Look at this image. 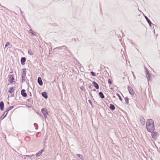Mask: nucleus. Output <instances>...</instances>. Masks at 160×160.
Instances as JSON below:
<instances>
[{"label": "nucleus", "mask_w": 160, "mask_h": 160, "mask_svg": "<svg viewBox=\"0 0 160 160\" xmlns=\"http://www.w3.org/2000/svg\"><path fill=\"white\" fill-rule=\"evenodd\" d=\"M149 128V129H150V130H147L148 132H150L154 131V130H155L154 124H153V126H152V125L150 126Z\"/></svg>", "instance_id": "18"}, {"label": "nucleus", "mask_w": 160, "mask_h": 160, "mask_svg": "<svg viewBox=\"0 0 160 160\" xmlns=\"http://www.w3.org/2000/svg\"><path fill=\"white\" fill-rule=\"evenodd\" d=\"M44 151V148H42V149L39 151L38 153L36 154V156L37 157H39L40 156L42 153Z\"/></svg>", "instance_id": "9"}, {"label": "nucleus", "mask_w": 160, "mask_h": 160, "mask_svg": "<svg viewBox=\"0 0 160 160\" xmlns=\"http://www.w3.org/2000/svg\"><path fill=\"white\" fill-rule=\"evenodd\" d=\"M113 98H115V96H113Z\"/></svg>", "instance_id": "47"}, {"label": "nucleus", "mask_w": 160, "mask_h": 160, "mask_svg": "<svg viewBox=\"0 0 160 160\" xmlns=\"http://www.w3.org/2000/svg\"><path fill=\"white\" fill-rule=\"evenodd\" d=\"M88 88L89 89H92L93 87L91 84H89Z\"/></svg>", "instance_id": "35"}, {"label": "nucleus", "mask_w": 160, "mask_h": 160, "mask_svg": "<svg viewBox=\"0 0 160 160\" xmlns=\"http://www.w3.org/2000/svg\"><path fill=\"white\" fill-rule=\"evenodd\" d=\"M99 95L102 99H103L105 98V96L102 92H101L99 93Z\"/></svg>", "instance_id": "23"}, {"label": "nucleus", "mask_w": 160, "mask_h": 160, "mask_svg": "<svg viewBox=\"0 0 160 160\" xmlns=\"http://www.w3.org/2000/svg\"><path fill=\"white\" fill-rule=\"evenodd\" d=\"M144 18L150 26H151L153 24L146 16H144Z\"/></svg>", "instance_id": "14"}, {"label": "nucleus", "mask_w": 160, "mask_h": 160, "mask_svg": "<svg viewBox=\"0 0 160 160\" xmlns=\"http://www.w3.org/2000/svg\"><path fill=\"white\" fill-rule=\"evenodd\" d=\"M88 102H89V103L91 104V105L92 106V108L93 107V106L92 105V101L91 100H89L88 101Z\"/></svg>", "instance_id": "31"}, {"label": "nucleus", "mask_w": 160, "mask_h": 160, "mask_svg": "<svg viewBox=\"0 0 160 160\" xmlns=\"http://www.w3.org/2000/svg\"><path fill=\"white\" fill-rule=\"evenodd\" d=\"M22 158L23 159H26V158H25V157H23V156L22 157Z\"/></svg>", "instance_id": "42"}, {"label": "nucleus", "mask_w": 160, "mask_h": 160, "mask_svg": "<svg viewBox=\"0 0 160 160\" xmlns=\"http://www.w3.org/2000/svg\"><path fill=\"white\" fill-rule=\"evenodd\" d=\"M8 113H7L6 111L3 112L2 115L0 118V120L1 121L7 115Z\"/></svg>", "instance_id": "16"}, {"label": "nucleus", "mask_w": 160, "mask_h": 160, "mask_svg": "<svg viewBox=\"0 0 160 160\" xmlns=\"http://www.w3.org/2000/svg\"><path fill=\"white\" fill-rule=\"evenodd\" d=\"M109 108L112 111H113L115 110V106L112 104H110L109 106Z\"/></svg>", "instance_id": "21"}, {"label": "nucleus", "mask_w": 160, "mask_h": 160, "mask_svg": "<svg viewBox=\"0 0 160 160\" xmlns=\"http://www.w3.org/2000/svg\"><path fill=\"white\" fill-rule=\"evenodd\" d=\"M10 96H11V97H14V94L13 93L12 94V93H11V94L10 95Z\"/></svg>", "instance_id": "39"}, {"label": "nucleus", "mask_w": 160, "mask_h": 160, "mask_svg": "<svg viewBox=\"0 0 160 160\" xmlns=\"http://www.w3.org/2000/svg\"><path fill=\"white\" fill-rule=\"evenodd\" d=\"M62 46L58 47L57 48H58L59 50H62Z\"/></svg>", "instance_id": "37"}, {"label": "nucleus", "mask_w": 160, "mask_h": 160, "mask_svg": "<svg viewBox=\"0 0 160 160\" xmlns=\"http://www.w3.org/2000/svg\"><path fill=\"white\" fill-rule=\"evenodd\" d=\"M92 84H93V86L96 89H98L99 88V86L98 84L97 83L93 81L92 82Z\"/></svg>", "instance_id": "17"}, {"label": "nucleus", "mask_w": 160, "mask_h": 160, "mask_svg": "<svg viewBox=\"0 0 160 160\" xmlns=\"http://www.w3.org/2000/svg\"><path fill=\"white\" fill-rule=\"evenodd\" d=\"M38 84L40 86H42L43 85V82L42 81L41 78L40 77H39L38 78Z\"/></svg>", "instance_id": "12"}, {"label": "nucleus", "mask_w": 160, "mask_h": 160, "mask_svg": "<svg viewBox=\"0 0 160 160\" xmlns=\"http://www.w3.org/2000/svg\"><path fill=\"white\" fill-rule=\"evenodd\" d=\"M82 160H84L83 159V158H82V159H81Z\"/></svg>", "instance_id": "48"}, {"label": "nucleus", "mask_w": 160, "mask_h": 160, "mask_svg": "<svg viewBox=\"0 0 160 160\" xmlns=\"http://www.w3.org/2000/svg\"><path fill=\"white\" fill-rule=\"evenodd\" d=\"M101 67L102 68L103 67H105L103 65H101Z\"/></svg>", "instance_id": "41"}, {"label": "nucleus", "mask_w": 160, "mask_h": 160, "mask_svg": "<svg viewBox=\"0 0 160 160\" xmlns=\"http://www.w3.org/2000/svg\"><path fill=\"white\" fill-rule=\"evenodd\" d=\"M145 69L146 72V73L145 74L146 77L147 78L148 81H149L150 80V78L151 77V74L148 71V69L145 67Z\"/></svg>", "instance_id": "5"}, {"label": "nucleus", "mask_w": 160, "mask_h": 160, "mask_svg": "<svg viewBox=\"0 0 160 160\" xmlns=\"http://www.w3.org/2000/svg\"><path fill=\"white\" fill-rule=\"evenodd\" d=\"M111 89H112V90L113 89V88H111Z\"/></svg>", "instance_id": "50"}, {"label": "nucleus", "mask_w": 160, "mask_h": 160, "mask_svg": "<svg viewBox=\"0 0 160 160\" xmlns=\"http://www.w3.org/2000/svg\"><path fill=\"white\" fill-rule=\"evenodd\" d=\"M116 95L118 96L119 98V100L121 101H122V99L121 96L118 93H116Z\"/></svg>", "instance_id": "26"}, {"label": "nucleus", "mask_w": 160, "mask_h": 160, "mask_svg": "<svg viewBox=\"0 0 160 160\" xmlns=\"http://www.w3.org/2000/svg\"><path fill=\"white\" fill-rule=\"evenodd\" d=\"M91 75L93 76H96V73L93 71L91 72H90Z\"/></svg>", "instance_id": "28"}, {"label": "nucleus", "mask_w": 160, "mask_h": 160, "mask_svg": "<svg viewBox=\"0 0 160 160\" xmlns=\"http://www.w3.org/2000/svg\"><path fill=\"white\" fill-rule=\"evenodd\" d=\"M27 101L28 102H31V101H30V99H27Z\"/></svg>", "instance_id": "40"}, {"label": "nucleus", "mask_w": 160, "mask_h": 160, "mask_svg": "<svg viewBox=\"0 0 160 160\" xmlns=\"http://www.w3.org/2000/svg\"><path fill=\"white\" fill-rule=\"evenodd\" d=\"M29 94H30V96H32V94H31V92H29Z\"/></svg>", "instance_id": "43"}, {"label": "nucleus", "mask_w": 160, "mask_h": 160, "mask_svg": "<svg viewBox=\"0 0 160 160\" xmlns=\"http://www.w3.org/2000/svg\"><path fill=\"white\" fill-rule=\"evenodd\" d=\"M28 53L29 54H30L31 55H32L33 54V53L32 52V51L30 50H29L28 51Z\"/></svg>", "instance_id": "32"}, {"label": "nucleus", "mask_w": 160, "mask_h": 160, "mask_svg": "<svg viewBox=\"0 0 160 160\" xmlns=\"http://www.w3.org/2000/svg\"><path fill=\"white\" fill-rule=\"evenodd\" d=\"M150 132L152 133L151 136L152 138L154 140H156L159 135V133L156 132H154V131Z\"/></svg>", "instance_id": "4"}, {"label": "nucleus", "mask_w": 160, "mask_h": 160, "mask_svg": "<svg viewBox=\"0 0 160 160\" xmlns=\"http://www.w3.org/2000/svg\"><path fill=\"white\" fill-rule=\"evenodd\" d=\"M125 100L126 104H128L129 103V98L128 97H126L125 98Z\"/></svg>", "instance_id": "24"}, {"label": "nucleus", "mask_w": 160, "mask_h": 160, "mask_svg": "<svg viewBox=\"0 0 160 160\" xmlns=\"http://www.w3.org/2000/svg\"><path fill=\"white\" fill-rule=\"evenodd\" d=\"M153 32L154 34H155V29H154V30L153 31Z\"/></svg>", "instance_id": "44"}, {"label": "nucleus", "mask_w": 160, "mask_h": 160, "mask_svg": "<svg viewBox=\"0 0 160 160\" xmlns=\"http://www.w3.org/2000/svg\"><path fill=\"white\" fill-rule=\"evenodd\" d=\"M12 72H13L12 71H11V72H10V73H12Z\"/></svg>", "instance_id": "46"}, {"label": "nucleus", "mask_w": 160, "mask_h": 160, "mask_svg": "<svg viewBox=\"0 0 160 160\" xmlns=\"http://www.w3.org/2000/svg\"><path fill=\"white\" fill-rule=\"evenodd\" d=\"M26 68H23L22 69V74L21 75L22 82H23L25 81V77L26 75Z\"/></svg>", "instance_id": "2"}, {"label": "nucleus", "mask_w": 160, "mask_h": 160, "mask_svg": "<svg viewBox=\"0 0 160 160\" xmlns=\"http://www.w3.org/2000/svg\"><path fill=\"white\" fill-rule=\"evenodd\" d=\"M4 109V103L3 101L0 102V109L1 111H3Z\"/></svg>", "instance_id": "13"}, {"label": "nucleus", "mask_w": 160, "mask_h": 160, "mask_svg": "<svg viewBox=\"0 0 160 160\" xmlns=\"http://www.w3.org/2000/svg\"><path fill=\"white\" fill-rule=\"evenodd\" d=\"M15 90L14 87H11L8 90V92L10 93H11Z\"/></svg>", "instance_id": "20"}, {"label": "nucleus", "mask_w": 160, "mask_h": 160, "mask_svg": "<svg viewBox=\"0 0 160 160\" xmlns=\"http://www.w3.org/2000/svg\"><path fill=\"white\" fill-rule=\"evenodd\" d=\"M33 156H34V155L32 154V155H23V157H28L31 158V157H33Z\"/></svg>", "instance_id": "27"}, {"label": "nucleus", "mask_w": 160, "mask_h": 160, "mask_svg": "<svg viewBox=\"0 0 160 160\" xmlns=\"http://www.w3.org/2000/svg\"><path fill=\"white\" fill-rule=\"evenodd\" d=\"M83 89H84V87L82 86L80 87V89L82 90V91H83Z\"/></svg>", "instance_id": "38"}, {"label": "nucleus", "mask_w": 160, "mask_h": 160, "mask_svg": "<svg viewBox=\"0 0 160 160\" xmlns=\"http://www.w3.org/2000/svg\"><path fill=\"white\" fill-rule=\"evenodd\" d=\"M154 122L151 119H148L146 122V128L147 130H150L149 127L150 126L152 125L153 126Z\"/></svg>", "instance_id": "1"}, {"label": "nucleus", "mask_w": 160, "mask_h": 160, "mask_svg": "<svg viewBox=\"0 0 160 160\" xmlns=\"http://www.w3.org/2000/svg\"><path fill=\"white\" fill-rule=\"evenodd\" d=\"M140 120L141 124L142 125H144L145 124V120L144 117L142 116H141L140 117Z\"/></svg>", "instance_id": "8"}, {"label": "nucleus", "mask_w": 160, "mask_h": 160, "mask_svg": "<svg viewBox=\"0 0 160 160\" xmlns=\"http://www.w3.org/2000/svg\"><path fill=\"white\" fill-rule=\"evenodd\" d=\"M93 91H96V90L95 89H94L93 90Z\"/></svg>", "instance_id": "45"}, {"label": "nucleus", "mask_w": 160, "mask_h": 160, "mask_svg": "<svg viewBox=\"0 0 160 160\" xmlns=\"http://www.w3.org/2000/svg\"><path fill=\"white\" fill-rule=\"evenodd\" d=\"M41 94L45 98L47 99L48 98V93L46 92H43Z\"/></svg>", "instance_id": "15"}, {"label": "nucleus", "mask_w": 160, "mask_h": 160, "mask_svg": "<svg viewBox=\"0 0 160 160\" xmlns=\"http://www.w3.org/2000/svg\"><path fill=\"white\" fill-rule=\"evenodd\" d=\"M29 32L30 33L32 34V35H33V36L36 35V32H35L33 31L32 29H31L30 30Z\"/></svg>", "instance_id": "25"}, {"label": "nucleus", "mask_w": 160, "mask_h": 160, "mask_svg": "<svg viewBox=\"0 0 160 160\" xmlns=\"http://www.w3.org/2000/svg\"><path fill=\"white\" fill-rule=\"evenodd\" d=\"M65 53L66 55H69L71 54V52H70V53H68V51H65Z\"/></svg>", "instance_id": "34"}, {"label": "nucleus", "mask_w": 160, "mask_h": 160, "mask_svg": "<svg viewBox=\"0 0 160 160\" xmlns=\"http://www.w3.org/2000/svg\"><path fill=\"white\" fill-rule=\"evenodd\" d=\"M158 34H157V35H156V36H158Z\"/></svg>", "instance_id": "49"}, {"label": "nucleus", "mask_w": 160, "mask_h": 160, "mask_svg": "<svg viewBox=\"0 0 160 160\" xmlns=\"http://www.w3.org/2000/svg\"><path fill=\"white\" fill-rule=\"evenodd\" d=\"M34 125L36 129H38V125L37 123H34Z\"/></svg>", "instance_id": "29"}, {"label": "nucleus", "mask_w": 160, "mask_h": 160, "mask_svg": "<svg viewBox=\"0 0 160 160\" xmlns=\"http://www.w3.org/2000/svg\"><path fill=\"white\" fill-rule=\"evenodd\" d=\"M62 50H64L65 51H66L68 52V53H70V52L69 50H68V48L66 46H62Z\"/></svg>", "instance_id": "19"}, {"label": "nucleus", "mask_w": 160, "mask_h": 160, "mask_svg": "<svg viewBox=\"0 0 160 160\" xmlns=\"http://www.w3.org/2000/svg\"><path fill=\"white\" fill-rule=\"evenodd\" d=\"M108 83L110 85H111L112 84V81L110 79H108Z\"/></svg>", "instance_id": "30"}, {"label": "nucleus", "mask_w": 160, "mask_h": 160, "mask_svg": "<svg viewBox=\"0 0 160 160\" xmlns=\"http://www.w3.org/2000/svg\"><path fill=\"white\" fill-rule=\"evenodd\" d=\"M8 78L10 79L9 82L10 84H12L13 82H15V81H14V76L13 74L9 75H8Z\"/></svg>", "instance_id": "6"}, {"label": "nucleus", "mask_w": 160, "mask_h": 160, "mask_svg": "<svg viewBox=\"0 0 160 160\" xmlns=\"http://www.w3.org/2000/svg\"><path fill=\"white\" fill-rule=\"evenodd\" d=\"M14 108V106H9L8 108L7 109V110L6 111V112L7 113H8V112L10 111L12 109Z\"/></svg>", "instance_id": "22"}, {"label": "nucleus", "mask_w": 160, "mask_h": 160, "mask_svg": "<svg viewBox=\"0 0 160 160\" xmlns=\"http://www.w3.org/2000/svg\"><path fill=\"white\" fill-rule=\"evenodd\" d=\"M26 61V58L24 57H23L21 58L20 60V62L21 64L22 65H23L25 64V62Z\"/></svg>", "instance_id": "10"}, {"label": "nucleus", "mask_w": 160, "mask_h": 160, "mask_svg": "<svg viewBox=\"0 0 160 160\" xmlns=\"http://www.w3.org/2000/svg\"><path fill=\"white\" fill-rule=\"evenodd\" d=\"M10 44V43L8 42H7L5 44V47H7Z\"/></svg>", "instance_id": "36"}, {"label": "nucleus", "mask_w": 160, "mask_h": 160, "mask_svg": "<svg viewBox=\"0 0 160 160\" xmlns=\"http://www.w3.org/2000/svg\"><path fill=\"white\" fill-rule=\"evenodd\" d=\"M41 111L44 116L45 118L46 119L48 116V112L47 109L45 108H43L42 109Z\"/></svg>", "instance_id": "3"}, {"label": "nucleus", "mask_w": 160, "mask_h": 160, "mask_svg": "<svg viewBox=\"0 0 160 160\" xmlns=\"http://www.w3.org/2000/svg\"><path fill=\"white\" fill-rule=\"evenodd\" d=\"M21 95L24 97H26L27 94V93L25 92V90L24 89H22L21 90Z\"/></svg>", "instance_id": "11"}, {"label": "nucleus", "mask_w": 160, "mask_h": 160, "mask_svg": "<svg viewBox=\"0 0 160 160\" xmlns=\"http://www.w3.org/2000/svg\"><path fill=\"white\" fill-rule=\"evenodd\" d=\"M128 91L129 92V93L131 95H134V92L132 88L130 86H128Z\"/></svg>", "instance_id": "7"}, {"label": "nucleus", "mask_w": 160, "mask_h": 160, "mask_svg": "<svg viewBox=\"0 0 160 160\" xmlns=\"http://www.w3.org/2000/svg\"><path fill=\"white\" fill-rule=\"evenodd\" d=\"M76 156H78L79 158H80V159H82V155L81 154H78L76 155Z\"/></svg>", "instance_id": "33"}]
</instances>
